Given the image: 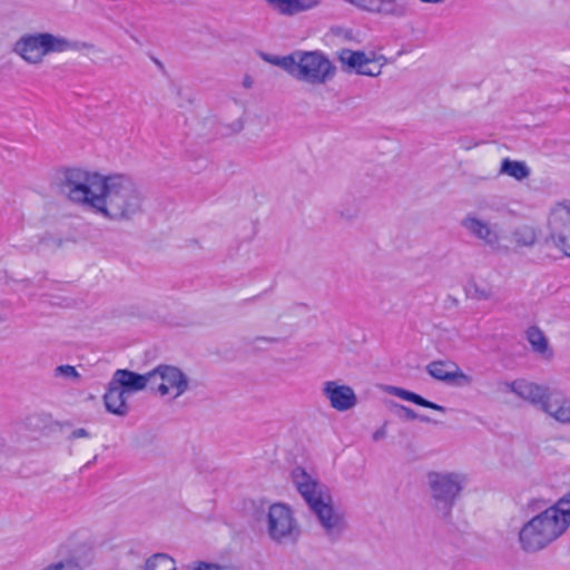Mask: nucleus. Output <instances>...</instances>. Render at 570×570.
I'll list each match as a JSON object with an SVG mask.
<instances>
[{
  "instance_id": "26",
  "label": "nucleus",
  "mask_w": 570,
  "mask_h": 570,
  "mask_svg": "<svg viewBox=\"0 0 570 570\" xmlns=\"http://www.w3.org/2000/svg\"><path fill=\"white\" fill-rule=\"evenodd\" d=\"M466 295L476 301H487L493 297V292L490 287H482L476 283H472L466 288Z\"/></svg>"
},
{
  "instance_id": "31",
  "label": "nucleus",
  "mask_w": 570,
  "mask_h": 570,
  "mask_svg": "<svg viewBox=\"0 0 570 570\" xmlns=\"http://www.w3.org/2000/svg\"><path fill=\"white\" fill-rule=\"evenodd\" d=\"M88 436H89V432L83 428L76 429L70 434V439H79V438H88Z\"/></svg>"
},
{
  "instance_id": "10",
  "label": "nucleus",
  "mask_w": 570,
  "mask_h": 570,
  "mask_svg": "<svg viewBox=\"0 0 570 570\" xmlns=\"http://www.w3.org/2000/svg\"><path fill=\"white\" fill-rule=\"evenodd\" d=\"M268 533L275 541H281L296 530L291 509L282 503L271 505L268 511Z\"/></svg>"
},
{
  "instance_id": "27",
  "label": "nucleus",
  "mask_w": 570,
  "mask_h": 570,
  "mask_svg": "<svg viewBox=\"0 0 570 570\" xmlns=\"http://www.w3.org/2000/svg\"><path fill=\"white\" fill-rule=\"evenodd\" d=\"M41 570H81V567L79 566L78 562L71 559H66L55 563H50Z\"/></svg>"
},
{
  "instance_id": "30",
  "label": "nucleus",
  "mask_w": 570,
  "mask_h": 570,
  "mask_svg": "<svg viewBox=\"0 0 570 570\" xmlns=\"http://www.w3.org/2000/svg\"><path fill=\"white\" fill-rule=\"evenodd\" d=\"M261 57H262L265 61H267V62H269V63H272V65H275V66H278V67L283 68V65H282L279 61H282V59H283L284 57L269 56V55L264 53V52H262V53H261Z\"/></svg>"
},
{
  "instance_id": "23",
  "label": "nucleus",
  "mask_w": 570,
  "mask_h": 570,
  "mask_svg": "<svg viewBox=\"0 0 570 570\" xmlns=\"http://www.w3.org/2000/svg\"><path fill=\"white\" fill-rule=\"evenodd\" d=\"M393 394L395 396H399L403 400L413 402L414 404L423 406V407L432 409V410H435V411H439L442 413H444L446 411L444 406L433 403L431 401H428V400L423 399L421 395L415 394L410 391H406L401 387H393Z\"/></svg>"
},
{
  "instance_id": "18",
  "label": "nucleus",
  "mask_w": 570,
  "mask_h": 570,
  "mask_svg": "<svg viewBox=\"0 0 570 570\" xmlns=\"http://www.w3.org/2000/svg\"><path fill=\"white\" fill-rule=\"evenodd\" d=\"M126 391L119 385H115L111 380L108 384L107 391L104 395V403L106 410L118 416L127 415L129 406L126 401Z\"/></svg>"
},
{
  "instance_id": "7",
  "label": "nucleus",
  "mask_w": 570,
  "mask_h": 570,
  "mask_svg": "<svg viewBox=\"0 0 570 570\" xmlns=\"http://www.w3.org/2000/svg\"><path fill=\"white\" fill-rule=\"evenodd\" d=\"M548 239L566 256H570V200L557 203L548 218Z\"/></svg>"
},
{
  "instance_id": "1",
  "label": "nucleus",
  "mask_w": 570,
  "mask_h": 570,
  "mask_svg": "<svg viewBox=\"0 0 570 570\" xmlns=\"http://www.w3.org/2000/svg\"><path fill=\"white\" fill-rule=\"evenodd\" d=\"M570 527V492L529 520L519 532L524 551L537 552L559 539Z\"/></svg>"
},
{
  "instance_id": "13",
  "label": "nucleus",
  "mask_w": 570,
  "mask_h": 570,
  "mask_svg": "<svg viewBox=\"0 0 570 570\" xmlns=\"http://www.w3.org/2000/svg\"><path fill=\"white\" fill-rule=\"evenodd\" d=\"M461 226L474 238L490 247L500 243V233L497 224H491L474 215H468L461 220Z\"/></svg>"
},
{
  "instance_id": "12",
  "label": "nucleus",
  "mask_w": 570,
  "mask_h": 570,
  "mask_svg": "<svg viewBox=\"0 0 570 570\" xmlns=\"http://www.w3.org/2000/svg\"><path fill=\"white\" fill-rule=\"evenodd\" d=\"M426 372L435 380L459 386L470 385L472 377L462 372L453 361H433L426 365Z\"/></svg>"
},
{
  "instance_id": "2",
  "label": "nucleus",
  "mask_w": 570,
  "mask_h": 570,
  "mask_svg": "<svg viewBox=\"0 0 570 570\" xmlns=\"http://www.w3.org/2000/svg\"><path fill=\"white\" fill-rule=\"evenodd\" d=\"M100 203L95 213L114 220H129L142 212L144 197L136 183L126 175L105 177Z\"/></svg>"
},
{
  "instance_id": "32",
  "label": "nucleus",
  "mask_w": 570,
  "mask_h": 570,
  "mask_svg": "<svg viewBox=\"0 0 570 570\" xmlns=\"http://www.w3.org/2000/svg\"><path fill=\"white\" fill-rule=\"evenodd\" d=\"M159 382H160V380H156V379H155V381H151V380H150V381L148 382V386L150 387V390H151V391H154V392L158 393Z\"/></svg>"
},
{
  "instance_id": "29",
  "label": "nucleus",
  "mask_w": 570,
  "mask_h": 570,
  "mask_svg": "<svg viewBox=\"0 0 570 570\" xmlns=\"http://www.w3.org/2000/svg\"><path fill=\"white\" fill-rule=\"evenodd\" d=\"M56 376H62L67 379L78 380L80 374L77 372L76 367L72 365H59L55 370Z\"/></svg>"
},
{
  "instance_id": "17",
  "label": "nucleus",
  "mask_w": 570,
  "mask_h": 570,
  "mask_svg": "<svg viewBox=\"0 0 570 570\" xmlns=\"http://www.w3.org/2000/svg\"><path fill=\"white\" fill-rule=\"evenodd\" d=\"M543 412L560 423L569 424L570 399H568L562 392L553 390L550 397L543 404Z\"/></svg>"
},
{
  "instance_id": "20",
  "label": "nucleus",
  "mask_w": 570,
  "mask_h": 570,
  "mask_svg": "<svg viewBox=\"0 0 570 570\" xmlns=\"http://www.w3.org/2000/svg\"><path fill=\"white\" fill-rule=\"evenodd\" d=\"M511 239L517 247H532L538 239L534 227L530 225H520L511 233Z\"/></svg>"
},
{
  "instance_id": "15",
  "label": "nucleus",
  "mask_w": 570,
  "mask_h": 570,
  "mask_svg": "<svg viewBox=\"0 0 570 570\" xmlns=\"http://www.w3.org/2000/svg\"><path fill=\"white\" fill-rule=\"evenodd\" d=\"M511 392L519 397L530 402L533 405H540L543 411V404L550 397L553 390L525 380L513 381L507 384Z\"/></svg>"
},
{
  "instance_id": "19",
  "label": "nucleus",
  "mask_w": 570,
  "mask_h": 570,
  "mask_svg": "<svg viewBox=\"0 0 570 570\" xmlns=\"http://www.w3.org/2000/svg\"><path fill=\"white\" fill-rule=\"evenodd\" d=\"M275 11L292 16L317 4V0H265Z\"/></svg>"
},
{
  "instance_id": "24",
  "label": "nucleus",
  "mask_w": 570,
  "mask_h": 570,
  "mask_svg": "<svg viewBox=\"0 0 570 570\" xmlns=\"http://www.w3.org/2000/svg\"><path fill=\"white\" fill-rule=\"evenodd\" d=\"M145 570H176L175 560L165 553H156L145 564Z\"/></svg>"
},
{
  "instance_id": "34",
  "label": "nucleus",
  "mask_w": 570,
  "mask_h": 570,
  "mask_svg": "<svg viewBox=\"0 0 570 570\" xmlns=\"http://www.w3.org/2000/svg\"><path fill=\"white\" fill-rule=\"evenodd\" d=\"M421 2H424V3H441L443 2L444 0H420Z\"/></svg>"
},
{
  "instance_id": "3",
  "label": "nucleus",
  "mask_w": 570,
  "mask_h": 570,
  "mask_svg": "<svg viewBox=\"0 0 570 570\" xmlns=\"http://www.w3.org/2000/svg\"><path fill=\"white\" fill-rule=\"evenodd\" d=\"M95 46L86 41H72L50 32H28L20 36L12 45V52L30 66L41 65L51 53L66 51L94 50Z\"/></svg>"
},
{
  "instance_id": "6",
  "label": "nucleus",
  "mask_w": 570,
  "mask_h": 570,
  "mask_svg": "<svg viewBox=\"0 0 570 570\" xmlns=\"http://www.w3.org/2000/svg\"><path fill=\"white\" fill-rule=\"evenodd\" d=\"M105 177L81 168H66L61 171L59 188L71 203L96 210Z\"/></svg>"
},
{
  "instance_id": "8",
  "label": "nucleus",
  "mask_w": 570,
  "mask_h": 570,
  "mask_svg": "<svg viewBox=\"0 0 570 570\" xmlns=\"http://www.w3.org/2000/svg\"><path fill=\"white\" fill-rule=\"evenodd\" d=\"M461 478L453 473H429V483L435 501L451 508L461 491Z\"/></svg>"
},
{
  "instance_id": "21",
  "label": "nucleus",
  "mask_w": 570,
  "mask_h": 570,
  "mask_svg": "<svg viewBox=\"0 0 570 570\" xmlns=\"http://www.w3.org/2000/svg\"><path fill=\"white\" fill-rule=\"evenodd\" d=\"M500 174L508 175L521 181L530 176V168L525 165L524 161L504 158L501 163Z\"/></svg>"
},
{
  "instance_id": "14",
  "label": "nucleus",
  "mask_w": 570,
  "mask_h": 570,
  "mask_svg": "<svg viewBox=\"0 0 570 570\" xmlns=\"http://www.w3.org/2000/svg\"><path fill=\"white\" fill-rule=\"evenodd\" d=\"M322 392L336 411L344 412L356 405V394L348 385H341L336 381H326Z\"/></svg>"
},
{
  "instance_id": "33",
  "label": "nucleus",
  "mask_w": 570,
  "mask_h": 570,
  "mask_svg": "<svg viewBox=\"0 0 570 570\" xmlns=\"http://www.w3.org/2000/svg\"><path fill=\"white\" fill-rule=\"evenodd\" d=\"M383 435H384V431H383V430H382V431H376V432L374 433V435H373V439H374L375 441H377V440H380Z\"/></svg>"
},
{
  "instance_id": "11",
  "label": "nucleus",
  "mask_w": 570,
  "mask_h": 570,
  "mask_svg": "<svg viewBox=\"0 0 570 570\" xmlns=\"http://www.w3.org/2000/svg\"><path fill=\"white\" fill-rule=\"evenodd\" d=\"M337 60L345 72L355 71L358 75L375 77L381 73L382 66L374 63L363 51L341 49L337 51Z\"/></svg>"
},
{
  "instance_id": "25",
  "label": "nucleus",
  "mask_w": 570,
  "mask_h": 570,
  "mask_svg": "<svg viewBox=\"0 0 570 570\" xmlns=\"http://www.w3.org/2000/svg\"><path fill=\"white\" fill-rule=\"evenodd\" d=\"M352 4L372 12L387 13L390 12V2L383 0H347Z\"/></svg>"
},
{
  "instance_id": "22",
  "label": "nucleus",
  "mask_w": 570,
  "mask_h": 570,
  "mask_svg": "<svg viewBox=\"0 0 570 570\" xmlns=\"http://www.w3.org/2000/svg\"><path fill=\"white\" fill-rule=\"evenodd\" d=\"M527 340L532 346L533 351L539 354H549L548 356H552V352L549 350L548 340L544 333L538 326H530L527 330Z\"/></svg>"
},
{
  "instance_id": "5",
  "label": "nucleus",
  "mask_w": 570,
  "mask_h": 570,
  "mask_svg": "<svg viewBox=\"0 0 570 570\" xmlns=\"http://www.w3.org/2000/svg\"><path fill=\"white\" fill-rule=\"evenodd\" d=\"M283 69L295 79L309 85H325L336 75V66L322 51H296L285 56Z\"/></svg>"
},
{
  "instance_id": "4",
  "label": "nucleus",
  "mask_w": 570,
  "mask_h": 570,
  "mask_svg": "<svg viewBox=\"0 0 570 570\" xmlns=\"http://www.w3.org/2000/svg\"><path fill=\"white\" fill-rule=\"evenodd\" d=\"M292 475L298 492L316 514L326 534L338 535L344 528V519L332 507L331 497L324 491L323 485L302 468L294 469Z\"/></svg>"
},
{
  "instance_id": "9",
  "label": "nucleus",
  "mask_w": 570,
  "mask_h": 570,
  "mask_svg": "<svg viewBox=\"0 0 570 570\" xmlns=\"http://www.w3.org/2000/svg\"><path fill=\"white\" fill-rule=\"evenodd\" d=\"M151 381L160 380L158 394L167 395L170 391L175 392V397L181 395L188 387V381L185 374L176 366L158 365L151 370Z\"/></svg>"
},
{
  "instance_id": "28",
  "label": "nucleus",
  "mask_w": 570,
  "mask_h": 570,
  "mask_svg": "<svg viewBox=\"0 0 570 570\" xmlns=\"http://www.w3.org/2000/svg\"><path fill=\"white\" fill-rule=\"evenodd\" d=\"M395 407H396V414L400 419L409 420V421H413L416 419H420L421 421H424V422L429 421V417L419 416L412 409H410L407 406L396 404Z\"/></svg>"
},
{
  "instance_id": "16",
  "label": "nucleus",
  "mask_w": 570,
  "mask_h": 570,
  "mask_svg": "<svg viewBox=\"0 0 570 570\" xmlns=\"http://www.w3.org/2000/svg\"><path fill=\"white\" fill-rule=\"evenodd\" d=\"M151 377V371L146 374H138L129 370H117L111 380L115 385L117 384L127 393H131L146 389Z\"/></svg>"
}]
</instances>
